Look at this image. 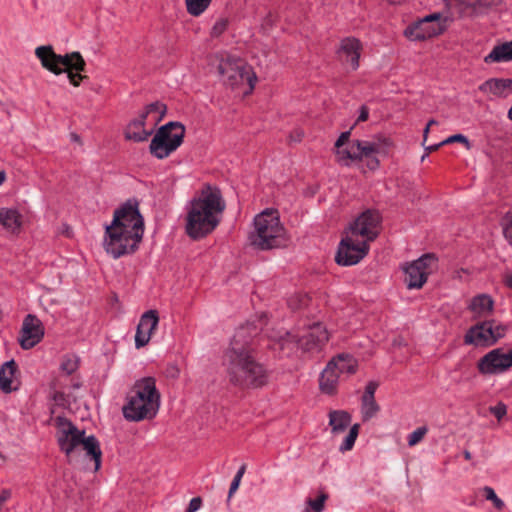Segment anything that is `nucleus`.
Instances as JSON below:
<instances>
[{"label": "nucleus", "mask_w": 512, "mask_h": 512, "mask_svg": "<svg viewBox=\"0 0 512 512\" xmlns=\"http://www.w3.org/2000/svg\"><path fill=\"white\" fill-rule=\"evenodd\" d=\"M144 109L146 110V114L150 115L154 125L161 122L167 112V106L160 101L150 103Z\"/></svg>", "instance_id": "obj_34"}, {"label": "nucleus", "mask_w": 512, "mask_h": 512, "mask_svg": "<svg viewBox=\"0 0 512 512\" xmlns=\"http://www.w3.org/2000/svg\"><path fill=\"white\" fill-rule=\"evenodd\" d=\"M5 172L0 171V185L5 181Z\"/></svg>", "instance_id": "obj_63"}, {"label": "nucleus", "mask_w": 512, "mask_h": 512, "mask_svg": "<svg viewBox=\"0 0 512 512\" xmlns=\"http://www.w3.org/2000/svg\"><path fill=\"white\" fill-rule=\"evenodd\" d=\"M228 27V19L226 18H219L213 25L211 29V36L212 37H219L222 35Z\"/></svg>", "instance_id": "obj_44"}, {"label": "nucleus", "mask_w": 512, "mask_h": 512, "mask_svg": "<svg viewBox=\"0 0 512 512\" xmlns=\"http://www.w3.org/2000/svg\"><path fill=\"white\" fill-rule=\"evenodd\" d=\"M240 482H241V478L234 476V478H233V480H232V482L230 484V488H229V492H228V498H227L228 502L230 501V499L233 496V494L239 488Z\"/></svg>", "instance_id": "obj_50"}, {"label": "nucleus", "mask_w": 512, "mask_h": 512, "mask_svg": "<svg viewBox=\"0 0 512 512\" xmlns=\"http://www.w3.org/2000/svg\"><path fill=\"white\" fill-rule=\"evenodd\" d=\"M381 217L376 210L368 209L362 212L353 223L350 224L349 231L352 237L361 236L363 241H373L379 235Z\"/></svg>", "instance_id": "obj_14"}, {"label": "nucleus", "mask_w": 512, "mask_h": 512, "mask_svg": "<svg viewBox=\"0 0 512 512\" xmlns=\"http://www.w3.org/2000/svg\"><path fill=\"white\" fill-rule=\"evenodd\" d=\"M512 60V40L495 45L491 52L484 57L487 64L508 62Z\"/></svg>", "instance_id": "obj_26"}, {"label": "nucleus", "mask_w": 512, "mask_h": 512, "mask_svg": "<svg viewBox=\"0 0 512 512\" xmlns=\"http://www.w3.org/2000/svg\"><path fill=\"white\" fill-rule=\"evenodd\" d=\"M427 432L428 428L426 426H421L414 430L412 433L408 435V445L412 447L418 444L420 441H422Z\"/></svg>", "instance_id": "obj_42"}, {"label": "nucleus", "mask_w": 512, "mask_h": 512, "mask_svg": "<svg viewBox=\"0 0 512 512\" xmlns=\"http://www.w3.org/2000/svg\"><path fill=\"white\" fill-rule=\"evenodd\" d=\"M225 207L221 191L207 185L190 203L185 226L187 235L198 240L210 234L220 223Z\"/></svg>", "instance_id": "obj_2"}, {"label": "nucleus", "mask_w": 512, "mask_h": 512, "mask_svg": "<svg viewBox=\"0 0 512 512\" xmlns=\"http://www.w3.org/2000/svg\"><path fill=\"white\" fill-rule=\"evenodd\" d=\"M150 117L149 114H146V110L144 109L137 118H135L134 120H136L137 122H140L142 125L145 126V122L146 120Z\"/></svg>", "instance_id": "obj_57"}, {"label": "nucleus", "mask_w": 512, "mask_h": 512, "mask_svg": "<svg viewBox=\"0 0 512 512\" xmlns=\"http://www.w3.org/2000/svg\"><path fill=\"white\" fill-rule=\"evenodd\" d=\"M11 497V491L8 489H3L0 493V505L5 503Z\"/></svg>", "instance_id": "obj_56"}, {"label": "nucleus", "mask_w": 512, "mask_h": 512, "mask_svg": "<svg viewBox=\"0 0 512 512\" xmlns=\"http://www.w3.org/2000/svg\"><path fill=\"white\" fill-rule=\"evenodd\" d=\"M141 241L142 237L131 231L116 227L111 230L110 225L105 227L104 249L114 259L135 253Z\"/></svg>", "instance_id": "obj_8"}, {"label": "nucleus", "mask_w": 512, "mask_h": 512, "mask_svg": "<svg viewBox=\"0 0 512 512\" xmlns=\"http://www.w3.org/2000/svg\"><path fill=\"white\" fill-rule=\"evenodd\" d=\"M248 238L253 247L262 251L284 247L288 241L277 212L268 209L254 218V230Z\"/></svg>", "instance_id": "obj_4"}, {"label": "nucleus", "mask_w": 512, "mask_h": 512, "mask_svg": "<svg viewBox=\"0 0 512 512\" xmlns=\"http://www.w3.org/2000/svg\"><path fill=\"white\" fill-rule=\"evenodd\" d=\"M454 7L460 18H478L486 15L490 8L497 5L500 0H446Z\"/></svg>", "instance_id": "obj_17"}, {"label": "nucleus", "mask_w": 512, "mask_h": 512, "mask_svg": "<svg viewBox=\"0 0 512 512\" xmlns=\"http://www.w3.org/2000/svg\"><path fill=\"white\" fill-rule=\"evenodd\" d=\"M218 72L223 77L224 84L231 88H239L247 84L248 90L245 94L250 93L256 82V75L252 68L242 59L227 55L222 57L218 64Z\"/></svg>", "instance_id": "obj_7"}, {"label": "nucleus", "mask_w": 512, "mask_h": 512, "mask_svg": "<svg viewBox=\"0 0 512 512\" xmlns=\"http://www.w3.org/2000/svg\"><path fill=\"white\" fill-rule=\"evenodd\" d=\"M512 367V350L496 348L489 351L477 363L479 373L483 375L501 374Z\"/></svg>", "instance_id": "obj_15"}, {"label": "nucleus", "mask_w": 512, "mask_h": 512, "mask_svg": "<svg viewBox=\"0 0 512 512\" xmlns=\"http://www.w3.org/2000/svg\"><path fill=\"white\" fill-rule=\"evenodd\" d=\"M223 366L229 383L240 390L259 389L268 384L269 371L257 359L256 352L244 350L237 342L225 350Z\"/></svg>", "instance_id": "obj_1"}, {"label": "nucleus", "mask_w": 512, "mask_h": 512, "mask_svg": "<svg viewBox=\"0 0 512 512\" xmlns=\"http://www.w3.org/2000/svg\"><path fill=\"white\" fill-rule=\"evenodd\" d=\"M443 145L444 144H441V142H439L437 144L430 145V146L423 145L425 147V150L427 151V153L422 156V161L425 159V157H427L429 152L436 151L439 147H441Z\"/></svg>", "instance_id": "obj_55"}, {"label": "nucleus", "mask_w": 512, "mask_h": 512, "mask_svg": "<svg viewBox=\"0 0 512 512\" xmlns=\"http://www.w3.org/2000/svg\"><path fill=\"white\" fill-rule=\"evenodd\" d=\"M35 55L41 65L55 75L67 72L69 81L74 86H79L80 81L86 78L80 74L85 70L86 63L77 51L60 55L54 52L51 45H47L37 47Z\"/></svg>", "instance_id": "obj_5"}, {"label": "nucleus", "mask_w": 512, "mask_h": 512, "mask_svg": "<svg viewBox=\"0 0 512 512\" xmlns=\"http://www.w3.org/2000/svg\"><path fill=\"white\" fill-rule=\"evenodd\" d=\"M83 449L86 452V456L91 458L95 463V471L101 466L102 451L100 443L94 435L83 436V442H81Z\"/></svg>", "instance_id": "obj_28"}, {"label": "nucleus", "mask_w": 512, "mask_h": 512, "mask_svg": "<svg viewBox=\"0 0 512 512\" xmlns=\"http://www.w3.org/2000/svg\"><path fill=\"white\" fill-rule=\"evenodd\" d=\"M464 343L466 345H474L476 347L492 346L490 322L483 321L471 326L464 335Z\"/></svg>", "instance_id": "obj_20"}, {"label": "nucleus", "mask_w": 512, "mask_h": 512, "mask_svg": "<svg viewBox=\"0 0 512 512\" xmlns=\"http://www.w3.org/2000/svg\"><path fill=\"white\" fill-rule=\"evenodd\" d=\"M369 117V109L366 105H362L360 108H359V115H358V118H357V123L359 122H364L368 119Z\"/></svg>", "instance_id": "obj_52"}, {"label": "nucleus", "mask_w": 512, "mask_h": 512, "mask_svg": "<svg viewBox=\"0 0 512 512\" xmlns=\"http://www.w3.org/2000/svg\"><path fill=\"white\" fill-rule=\"evenodd\" d=\"M152 133L153 130H146L144 125L133 119L125 129V138L134 142H144Z\"/></svg>", "instance_id": "obj_29"}, {"label": "nucleus", "mask_w": 512, "mask_h": 512, "mask_svg": "<svg viewBox=\"0 0 512 512\" xmlns=\"http://www.w3.org/2000/svg\"><path fill=\"white\" fill-rule=\"evenodd\" d=\"M159 324V315L157 310H148L142 314L137 325L135 334V346L141 348L147 345Z\"/></svg>", "instance_id": "obj_19"}, {"label": "nucleus", "mask_w": 512, "mask_h": 512, "mask_svg": "<svg viewBox=\"0 0 512 512\" xmlns=\"http://www.w3.org/2000/svg\"><path fill=\"white\" fill-rule=\"evenodd\" d=\"M0 223L8 230L16 232L21 226V216L14 209L0 210Z\"/></svg>", "instance_id": "obj_33"}, {"label": "nucleus", "mask_w": 512, "mask_h": 512, "mask_svg": "<svg viewBox=\"0 0 512 512\" xmlns=\"http://www.w3.org/2000/svg\"><path fill=\"white\" fill-rule=\"evenodd\" d=\"M494 307L493 299L487 294H480L475 296L469 305V309L478 315H483L487 312H492Z\"/></svg>", "instance_id": "obj_32"}, {"label": "nucleus", "mask_w": 512, "mask_h": 512, "mask_svg": "<svg viewBox=\"0 0 512 512\" xmlns=\"http://www.w3.org/2000/svg\"><path fill=\"white\" fill-rule=\"evenodd\" d=\"M379 409L380 407L376 403L375 399H362V416L364 421L373 418Z\"/></svg>", "instance_id": "obj_37"}, {"label": "nucleus", "mask_w": 512, "mask_h": 512, "mask_svg": "<svg viewBox=\"0 0 512 512\" xmlns=\"http://www.w3.org/2000/svg\"><path fill=\"white\" fill-rule=\"evenodd\" d=\"M351 416L345 411H331L329 413V425L334 434L344 432L350 425Z\"/></svg>", "instance_id": "obj_30"}, {"label": "nucleus", "mask_w": 512, "mask_h": 512, "mask_svg": "<svg viewBox=\"0 0 512 512\" xmlns=\"http://www.w3.org/2000/svg\"><path fill=\"white\" fill-rule=\"evenodd\" d=\"M490 412L498 420H501L507 413V407L504 403L499 402L497 405L490 407Z\"/></svg>", "instance_id": "obj_47"}, {"label": "nucleus", "mask_w": 512, "mask_h": 512, "mask_svg": "<svg viewBox=\"0 0 512 512\" xmlns=\"http://www.w3.org/2000/svg\"><path fill=\"white\" fill-rule=\"evenodd\" d=\"M185 126L178 121H170L161 126L152 138L149 151L157 159H165L183 143Z\"/></svg>", "instance_id": "obj_6"}, {"label": "nucleus", "mask_w": 512, "mask_h": 512, "mask_svg": "<svg viewBox=\"0 0 512 512\" xmlns=\"http://www.w3.org/2000/svg\"><path fill=\"white\" fill-rule=\"evenodd\" d=\"M508 118L512 121V105H511V108L508 111Z\"/></svg>", "instance_id": "obj_64"}, {"label": "nucleus", "mask_w": 512, "mask_h": 512, "mask_svg": "<svg viewBox=\"0 0 512 512\" xmlns=\"http://www.w3.org/2000/svg\"><path fill=\"white\" fill-rule=\"evenodd\" d=\"M368 252L367 241L356 242L354 237L347 236L339 243L335 261L341 266H352L360 262Z\"/></svg>", "instance_id": "obj_16"}, {"label": "nucleus", "mask_w": 512, "mask_h": 512, "mask_svg": "<svg viewBox=\"0 0 512 512\" xmlns=\"http://www.w3.org/2000/svg\"><path fill=\"white\" fill-rule=\"evenodd\" d=\"M354 146L360 151L363 158L367 159V166L371 170H375L379 166V160L375 156L379 152V145L374 142L355 140Z\"/></svg>", "instance_id": "obj_24"}, {"label": "nucleus", "mask_w": 512, "mask_h": 512, "mask_svg": "<svg viewBox=\"0 0 512 512\" xmlns=\"http://www.w3.org/2000/svg\"><path fill=\"white\" fill-rule=\"evenodd\" d=\"M503 235L510 246H512V215L506 214L503 223Z\"/></svg>", "instance_id": "obj_45"}, {"label": "nucleus", "mask_w": 512, "mask_h": 512, "mask_svg": "<svg viewBox=\"0 0 512 512\" xmlns=\"http://www.w3.org/2000/svg\"><path fill=\"white\" fill-rule=\"evenodd\" d=\"M285 336V338H281L282 347L286 342L292 341L295 342L303 352L310 354L320 353L329 339L328 332L321 323H314L300 335H291L289 332H286Z\"/></svg>", "instance_id": "obj_10"}, {"label": "nucleus", "mask_w": 512, "mask_h": 512, "mask_svg": "<svg viewBox=\"0 0 512 512\" xmlns=\"http://www.w3.org/2000/svg\"><path fill=\"white\" fill-rule=\"evenodd\" d=\"M463 455H464V458H465L466 460H470V459L472 458V455H471V453H470L468 450H465V451L463 452Z\"/></svg>", "instance_id": "obj_62"}, {"label": "nucleus", "mask_w": 512, "mask_h": 512, "mask_svg": "<svg viewBox=\"0 0 512 512\" xmlns=\"http://www.w3.org/2000/svg\"><path fill=\"white\" fill-rule=\"evenodd\" d=\"M212 0H185L187 12L194 17L202 15L210 6Z\"/></svg>", "instance_id": "obj_35"}, {"label": "nucleus", "mask_w": 512, "mask_h": 512, "mask_svg": "<svg viewBox=\"0 0 512 512\" xmlns=\"http://www.w3.org/2000/svg\"><path fill=\"white\" fill-rule=\"evenodd\" d=\"M58 428L56 438L60 450L67 456H70L75 449L83 442L84 430H80L69 419L58 416L56 418Z\"/></svg>", "instance_id": "obj_13"}, {"label": "nucleus", "mask_w": 512, "mask_h": 512, "mask_svg": "<svg viewBox=\"0 0 512 512\" xmlns=\"http://www.w3.org/2000/svg\"><path fill=\"white\" fill-rule=\"evenodd\" d=\"M328 499V494L320 492L316 499L308 498L306 501L307 508L304 512H322L324 510L325 501Z\"/></svg>", "instance_id": "obj_36"}, {"label": "nucleus", "mask_w": 512, "mask_h": 512, "mask_svg": "<svg viewBox=\"0 0 512 512\" xmlns=\"http://www.w3.org/2000/svg\"><path fill=\"white\" fill-rule=\"evenodd\" d=\"M378 388V383L375 382V381H370L367 383L366 387H365V392L362 396V399H375L374 395H375V392Z\"/></svg>", "instance_id": "obj_48"}, {"label": "nucleus", "mask_w": 512, "mask_h": 512, "mask_svg": "<svg viewBox=\"0 0 512 512\" xmlns=\"http://www.w3.org/2000/svg\"><path fill=\"white\" fill-rule=\"evenodd\" d=\"M336 154L338 156V162L341 165L349 166L350 162L352 161V157H353L352 156V144L350 145L349 148L337 149Z\"/></svg>", "instance_id": "obj_43"}, {"label": "nucleus", "mask_w": 512, "mask_h": 512, "mask_svg": "<svg viewBox=\"0 0 512 512\" xmlns=\"http://www.w3.org/2000/svg\"><path fill=\"white\" fill-rule=\"evenodd\" d=\"M359 432V424H354L348 433V435L345 437L344 441L339 447V450L341 452L349 451L353 448L355 441L357 439Z\"/></svg>", "instance_id": "obj_39"}, {"label": "nucleus", "mask_w": 512, "mask_h": 512, "mask_svg": "<svg viewBox=\"0 0 512 512\" xmlns=\"http://www.w3.org/2000/svg\"><path fill=\"white\" fill-rule=\"evenodd\" d=\"M122 228L142 237L144 235V219L139 210L136 199H128L119 208L115 209L110 229Z\"/></svg>", "instance_id": "obj_9"}, {"label": "nucleus", "mask_w": 512, "mask_h": 512, "mask_svg": "<svg viewBox=\"0 0 512 512\" xmlns=\"http://www.w3.org/2000/svg\"><path fill=\"white\" fill-rule=\"evenodd\" d=\"M53 400L55 401L56 404L58 405H64L65 401H66V396L63 392L61 391H55L53 393V396H52Z\"/></svg>", "instance_id": "obj_53"}, {"label": "nucleus", "mask_w": 512, "mask_h": 512, "mask_svg": "<svg viewBox=\"0 0 512 512\" xmlns=\"http://www.w3.org/2000/svg\"><path fill=\"white\" fill-rule=\"evenodd\" d=\"M455 142L464 144L467 149H470V147H471L469 139L463 134L451 135L448 138H446L445 140L441 141V144L446 145V144H451V143H455Z\"/></svg>", "instance_id": "obj_46"}, {"label": "nucleus", "mask_w": 512, "mask_h": 512, "mask_svg": "<svg viewBox=\"0 0 512 512\" xmlns=\"http://www.w3.org/2000/svg\"><path fill=\"white\" fill-rule=\"evenodd\" d=\"M17 371V364L12 359L5 362L0 368V388L3 392H11L12 380Z\"/></svg>", "instance_id": "obj_31"}, {"label": "nucleus", "mask_w": 512, "mask_h": 512, "mask_svg": "<svg viewBox=\"0 0 512 512\" xmlns=\"http://www.w3.org/2000/svg\"><path fill=\"white\" fill-rule=\"evenodd\" d=\"M349 137L350 131L342 132L335 142V147L337 149L341 148L349 140Z\"/></svg>", "instance_id": "obj_51"}, {"label": "nucleus", "mask_w": 512, "mask_h": 512, "mask_svg": "<svg viewBox=\"0 0 512 512\" xmlns=\"http://www.w3.org/2000/svg\"><path fill=\"white\" fill-rule=\"evenodd\" d=\"M201 505L202 499L200 497H194L190 500L185 512H196L201 508Z\"/></svg>", "instance_id": "obj_49"}, {"label": "nucleus", "mask_w": 512, "mask_h": 512, "mask_svg": "<svg viewBox=\"0 0 512 512\" xmlns=\"http://www.w3.org/2000/svg\"><path fill=\"white\" fill-rule=\"evenodd\" d=\"M446 27V18L433 13L407 26L404 35L412 41H421L442 34Z\"/></svg>", "instance_id": "obj_11"}, {"label": "nucleus", "mask_w": 512, "mask_h": 512, "mask_svg": "<svg viewBox=\"0 0 512 512\" xmlns=\"http://www.w3.org/2000/svg\"><path fill=\"white\" fill-rule=\"evenodd\" d=\"M361 49L362 46L358 39L347 37L341 41L337 53L340 57H345L346 61L350 63L352 70H357L359 67Z\"/></svg>", "instance_id": "obj_22"}, {"label": "nucleus", "mask_w": 512, "mask_h": 512, "mask_svg": "<svg viewBox=\"0 0 512 512\" xmlns=\"http://www.w3.org/2000/svg\"><path fill=\"white\" fill-rule=\"evenodd\" d=\"M490 322L492 332V343L493 345L498 342L499 339L503 338L507 331V326L497 323L495 320H486Z\"/></svg>", "instance_id": "obj_41"}, {"label": "nucleus", "mask_w": 512, "mask_h": 512, "mask_svg": "<svg viewBox=\"0 0 512 512\" xmlns=\"http://www.w3.org/2000/svg\"><path fill=\"white\" fill-rule=\"evenodd\" d=\"M339 374L335 370V363L328 362L319 378V387L323 393L333 394L338 385Z\"/></svg>", "instance_id": "obj_23"}, {"label": "nucleus", "mask_w": 512, "mask_h": 512, "mask_svg": "<svg viewBox=\"0 0 512 512\" xmlns=\"http://www.w3.org/2000/svg\"><path fill=\"white\" fill-rule=\"evenodd\" d=\"M261 328L254 323H247L237 328L229 347H234L237 342L244 350L256 352L255 338L260 334Z\"/></svg>", "instance_id": "obj_21"}, {"label": "nucleus", "mask_w": 512, "mask_h": 512, "mask_svg": "<svg viewBox=\"0 0 512 512\" xmlns=\"http://www.w3.org/2000/svg\"><path fill=\"white\" fill-rule=\"evenodd\" d=\"M437 263V258L432 253H427L408 264L405 269V283L409 289L421 288L427 281Z\"/></svg>", "instance_id": "obj_12"}, {"label": "nucleus", "mask_w": 512, "mask_h": 512, "mask_svg": "<svg viewBox=\"0 0 512 512\" xmlns=\"http://www.w3.org/2000/svg\"><path fill=\"white\" fill-rule=\"evenodd\" d=\"M429 129H430V127L426 126L424 131H423V145H425V141L427 139V136H428V133H429Z\"/></svg>", "instance_id": "obj_61"}, {"label": "nucleus", "mask_w": 512, "mask_h": 512, "mask_svg": "<svg viewBox=\"0 0 512 512\" xmlns=\"http://www.w3.org/2000/svg\"><path fill=\"white\" fill-rule=\"evenodd\" d=\"M483 493H484L486 500L491 501L497 510L504 509V507H505L504 501L496 495V493L492 487L485 486L483 488Z\"/></svg>", "instance_id": "obj_40"}, {"label": "nucleus", "mask_w": 512, "mask_h": 512, "mask_svg": "<svg viewBox=\"0 0 512 512\" xmlns=\"http://www.w3.org/2000/svg\"><path fill=\"white\" fill-rule=\"evenodd\" d=\"M79 366V359L74 355H66L63 357L60 365L61 371L67 375L73 374Z\"/></svg>", "instance_id": "obj_38"}, {"label": "nucleus", "mask_w": 512, "mask_h": 512, "mask_svg": "<svg viewBox=\"0 0 512 512\" xmlns=\"http://www.w3.org/2000/svg\"><path fill=\"white\" fill-rule=\"evenodd\" d=\"M245 471H246V465H245V464H243V465L238 469V471H237V473H236V475H235V476H236V477H239V478H241V479H242V477H243V475H244Z\"/></svg>", "instance_id": "obj_60"}, {"label": "nucleus", "mask_w": 512, "mask_h": 512, "mask_svg": "<svg viewBox=\"0 0 512 512\" xmlns=\"http://www.w3.org/2000/svg\"><path fill=\"white\" fill-rule=\"evenodd\" d=\"M61 233L64 234L68 238L72 237V229L67 224H63Z\"/></svg>", "instance_id": "obj_58"}, {"label": "nucleus", "mask_w": 512, "mask_h": 512, "mask_svg": "<svg viewBox=\"0 0 512 512\" xmlns=\"http://www.w3.org/2000/svg\"><path fill=\"white\" fill-rule=\"evenodd\" d=\"M329 362L335 363V370L338 374H354L357 371L358 362L349 353H340L333 357Z\"/></svg>", "instance_id": "obj_27"}, {"label": "nucleus", "mask_w": 512, "mask_h": 512, "mask_svg": "<svg viewBox=\"0 0 512 512\" xmlns=\"http://www.w3.org/2000/svg\"><path fill=\"white\" fill-rule=\"evenodd\" d=\"M504 283L508 288L512 289V273L505 276Z\"/></svg>", "instance_id": "obj_59"}, {"label": "nucleus", "mask_w": 512, "mask_h": 512, "mask_svg": "<svg viewBox=\"0 0 512 512\" xmlns=\"http://www.w3.org/2000/svg\"><path fill=\"white\" fill-rule=\"evenodd\" d=\"M43 336L44 328L42 322L35 315H26L19 338L21 347L26 350L31 349L42 340Z\"/></svg>", "instance_id": "obj_18"}, {"label": "nucleus", "mask_w": 512, "mask_h": 512, "mask_svg": "<svg viewBox=\"0 0 512 512\" xmlns=\"http://www.w3.org/2000/svg\"><path fill=\"white\" fill-rule=\"evenodd\" d=\"M352 161H361L363 160L362 154H360V151L354 146V143L352 142Z\"/></svg>", "instance_id": "obj_54"}, {"label": "nucleus", "mask_w": 512, "mask_h": 512, "mask_svg": "<svg viewBox=\"0 0 512 512\" xmlns=\"http://www.w3.org/2000/svg\"><path fill=\"white\" fill-rule=\"evenodd\" d=\"M480 90L489 92L495 96H506L512 90V80L503 78H492L485 81Z\"/></svg>", "instance_id": "obj_25"}, {"label": "nucleus", "mask_w": 512, "mask_h": 512, "mask_svg": "<svg viewBox=\"0 0 512 512\" xmlns=\"http://www.w3.org/2000/svg\"><path fill=\"white\" fill-rule=\"evenodd\" d=\"M159 408L160 393L156 388L155 379L146 377L134 383L127 394L122 413L126 420L140 422L154 418Z\"/></svg>", "instance_id": "obj_3"}]
</instances>
